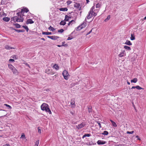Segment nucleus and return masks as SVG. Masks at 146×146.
<instances>
[{
    "label": "nucleus",
    "mask_w": 146,
    "mask_h": 146,
    "mask_svg": "<svg viewBox=\"0 0 146 146\" xmlns=\"http://www.w3.org/2000/svg\"><path fill=\"white\" fill-rule=\"evenodd\" d=\"M99 10L97 9H95V7L93 6L90 9L88 15L86 17L88 19H89L91 18L93 16L95 17L96 16L98 13V12Z\"/></svg>",
    "instance_id": "1"
},
{
    "label": "nucleus",
    "mask_w": 146,
    "mask_h": 146,
    "mask_svg": "<svg viewBox=\"0 0 146 146\" xmlns=\"http://www.w3.org/2000/svg\"><path fill=\"white\" fill-rule=\"evenodd\" d=\"M17 16H15L11 18L12 21H13L14 22H22L24 21V16L22 15V13L18 12L17 13Z\"/></svg>",
    "instance_id": "2"
},
{
    "label": "nucleus",
    "mask_w": 146,
    "mask_h": 146,
    "mask_svg": "<svg viewBox=\"0 0 146 146\" xmlns=\"http://www.w3.org/2000/svg\"><path fill=\"white\" fill-rule=\"evenodd\" d=\"M41 109L43 111H44L48 113L49 114L52 113L51 111L49 108V105L45 103H43L40 106Z\"/></svg>",
    "instance_id": "3"
},
{
    "label": "nucleus",
    "mask_w": 146,
    "mask_h": 146,
    "mask_svg": "<svg viewBox=\"0 0 146 146\" xmlns=\"http://www.w3.org/2000/svg\"><path fill=\"white\" fill-rule=\"evenodd\" d=\"M62 74L64 78L66 80H68L70 77V75L68 71L66 70H64L63 71Z\"/></svg>",
    "instance_id": "4"
},
{
    "label": "nucleus",
    "mask_w": 146,
    "mask_h": 146,
    "mask_svg": "<svg viewBox=\"0 0 146 146\" xmlns=\"http://www.w3.org/2000/svg\"><path fill=\"white\" fill-rule=\"evenodd\" d=\"M87 24L86 22H84L81 25L78 26L76 29V30L79 31L80 30L83 28L85 27L87 25Z\"/></svg>",
    "instance_id": "5"
},
{
    "label": "nucleus",
    "mask_w": 146,
    "mask_h": 146,
    "mask_svg": "<svg viewBox=\"0 0 146 146\" xmlns=\"http://www.w3.org/2000/svg\"><path fill=\"white\" fill-rule=\"evenodd\" d=\"M45 73L50 75H53L54 74V72L52 69L49 68L45 70Z\"/></svg>",
    "instance_id": "6"
},
{
    "label": "nucleus",
    "mask_w": 146,
    "mask_h": 146,
    "mask_svg": "<svg viewBox=\"0 0 146 146\" xmlns=\"http://www.w3.org/2000/svg\"><path fill=\"white\" fill-rule=\"evenodd\" d=\"M126 55V54L125 53V51L124 50H122L118 54V56L119 57H122L125 56Z\"/></svg>",
    "instance_id": "7"
},
{
    "label": "nucleus",
    "mask_w": 146,
    "mask_h": 146,
    "mask_svg": "<svg viewBox=\"0 0 146 146\" xmlns=\"http://www.w3.org/2000/svg\"><path fill=\"white\" fill-rule=\"evenodd\" d=\"M85 125V123L84 122H83L80 124L78 125H76V127L78 129H80L83 128Z\"/></svg>",
    "instance_id": "8"
},
{
    "label": "nucleus",
    "mask_w": 146,
    "mask_h": 146,
    "mask_svg": "<svg viewBox=\"0 0 146 146\" xmlns=\"http://www.w3.org/2000/svg\"><path fill=\"white\" fill-rule=\"evenodd\" d=\"M29 11V9L27 8H23L22 9L21 11L20 12H19L22 13V15L24 16V13H27Z\"/></svg>",
    "instance_id": "9"
},
{
    "label": "nucleus",
    "mask_w": 146,
    "mask_h": 146,
    "mask_svg": "<svg viewBox=\"0 0 146 146\" xmlns=\"http://www.w3.org/2000/svg\"><path fill=\"white\" fill-rule=\"evenodd\" d=\"M47 37L53 40H56L59 38V37L55 36H47Z\"/></svg>",
    "instance_id": "10"
},
{
    "label": "nucleus",
    "mask_w": 146,
    "mask_h": 146,
    "mask_svg": "<svg viewBox=\"0 0 146 146\" xmlns=\"http://www.w3.org/2000/svg\"><path fill=\"white\" fill-rule=\"evenodd\" d=\"M34 22L31 19H27L26 22V24L28 25L29 24H32L34 23Z\"/></svg>",
    "instance_id": "11"
},
{
    "label": "nucleus",
    "mask_w": 146,
    "mask_h": 146,
    "mask_svg": "<svg viewBox=\"0 0 146 146\" xmlns=\"http://www.w3.org/2000/svg\"><path fill=\"white\" fill-rule=\"evenodd\" d=\"M80 5V4L79 3H75L74 5V6L76 8H77L78 9L79 8V10H80V9L81 8Z\"/></svg>",
    "instance_id": "12"
},
{
    "label": "nucleus",
    "mask_w": 146,
    "mask_h": 146,
    "mask_svg": "<svg viewBox=\"0 0 146 146\" xmlns=\"http://www.w3.org/2000/svg\"><path fill=\"white\" fill-rule=\"evenodd\" d=\"M106 142L105 141H102L99 140L97 142V143L98 145H103L106 143Z\"/></svg>",
    "instance_id": "13"
},
{
    "label": "nucleus",
    "mask_w": 146,
    "mask_h": 146,
    "mask_svg": "<svg viewBox=\"0 0 146 146\" xmlns=\"http://www.w3.org/2000/svg\"><path fill=\"white\" fill-rule=\"evenodd\" d=\"M124 44L129 46H131L132 45V43L130 41L128 40H127Z\"/></svg>",
    "instance_id": "14"
},
{
    "label": "nucleus",
    "mask_w": 146,
    "mask_h": 146,
    "mask_svg": "<svg viewBox=\"0 0 146 146\" xmlns=\"http://www.w3.org/2000/svg\"><path fill=\"white\" fill-rule=\"evenodd\" d=\"M12 71L14 74H18L19 73L18 71L15 68L12 70Z\"/></svg>",
    "instance_id": "15"
},
{
    "label": "nucleus",
    "mask_w": 146,
    "mask_h": 146,
    "mask_svg": "<svg viewBox=\"0 0 146 146\" xmlns=\"http://www.w3.org/2000/svg\"><path fill=\"white\" fill-rule=\"evenodd\" d=\"M3 20L5 22H8L10 20V19L9 17H5L3 18Z\"/></svg>",
    "instance_id": "16"
},
{
    "label": "nucleus",
    "mask_w": 146,
    "mask_h": 146,
    "mask_svg": "<svg viewBox=\"0 0 146 146\" xmlns=\"http://www.w3.org/2000/svg\"><path fill=\"white\" fill-rule=\"evenodd\" d=\"M75 99L74 98H72L71 100L70 104L72 105H73L74 106V107L75 106Z\"/></svg>",
    "instance_id": "17"
},
{
    "label": "nucleus",
    "mask_w": 146,
    "mask_h": 146,
    "mask_svg": "<svg viewBox=\"0 0 146 146\" xmlns=\"http://www.w3.org/2000/svg\"><path fill=\"white\" fill-rule=\"evenodd\" d=\"M124 48L125 50H129V51H130L131 50V49L130 47L126 45L124 46Z\"/></svg>",
    "instance_id": "18"
},
{
    "label": "nucleus",
    "mask_w": 146,
    "mask_h": 146,
    "mask_svg": "<svg viewBox=\"0 0 146 146\" xmlns=\"http://www.w3.org/2000/svg\"><path fill=\"white\" fill-rule=\"evenodd\" d=\"M5 48L7 50H10L11 49H15L14 48L10 47L8 45H6L5 46Z\"/></svg>",
    "instance_id": "19"
},
{
    "label": "nucleus",
    "mask_w": 146,
    "mask_h": 146,
    "mask_svg": "<svg viewBox=\"0 0 146 146\" xmlns=\"http://www.w3.org/2000/svg\"><path fill=\"white\" fill-rule=\"evenodd\" d=\"M66 24V21L64 20L61 21L60 23V25H64Z\"/></svg>",
    "instance_id": "20"
},
{
    "label": "nucleus",
    "mask_w": 146,
    "mask_h": 146,
    "mask_svg": "<svg viewBox=\"0 0 146 146\" xmlns=\"http://www.w3.org/2000/svg\"><path fill=\"white\" fill-rule=\"evenodd\" d=\"M8 66L9 68L12 70L15 68V67L11 64H8Z\"/></svg>",
    "instance_id": "21"
},
{
    "label": "nucleus",
    "mask_w": 146,
    "mask_h": 146,
    "mask_svg": "<svg viewBox=\"0 0 146 146\" xmlns=\"http://www.w3.org/2000/svg\"><path fill=\"white\" fill-rule=\"evenodd\" d=\"M60 10L61 11H67L68 9L66 7L62 8L60 9Z\"/></svg>",
    "instance_id": "22"
},
{
    "label": "nucleus",
    "mask_w": 146,
    "mask_h": 146,
    "mask_svg": "<svg viewBox=\"0 0 146 146\" xmlns=\"http://www.w3.org/2000/svg\"><path fill=\"white\" fill-rule=\"evenodd\" d=\"M53 68L56 70H58L59 69V66L57 64H54L53 66Z\"/></svg>",
    "instance_id": "23"
},
{
    "label": "nucleus",
    "mask_w": 146,
    "mask_h": 146,
    "mask_svg": "<svg viewBox=\"0 0 146 146\" xmlns=\"http://www.w3.org/2000/svg\"><path fill=\"white\" fill-rule=\"evenodd\" d=\"M110 121L111 122V124L112 125L113 127H117V125H116V123H115V122H114L111 119H110Z\"/></svg>",
    "instance_id": "24"
},
{
    "label": "nucleus",
    "mask_w": 146,
    "mask_h": 146,
    "mask_svg": "<svg viewBox=\"0 0 146 146\" xmlns=\"http://www.w3.org/2000/svg\"><path fill=\"white\" fill-rule=\"evenodd\" d=\"M42 34L43 35H51L52 34V33L51 32H43L42 33Z\"/></svg>",
    "instance_id": "25"
},
{
    "label": "nucleus",
    "mask_w": 146,
    "mask_h": 146,
    "mask_svg": "<svg viewBox=\"0 0 146 146\" xmlns=\"http://www.w3.org/2000/svg\"><path fill=\"white\" fill-rule=\"evenodd\" d=\"M14 30L18 33L23 32L25 31V30L23 29L17 30V29H14Z\"/></svg>",
    "instance_id": "26"
},
{
    "label": "nucleus",
    "mask_w": 146,
    "mask_h": 146,
    "mask_svg": "<svg viewBox=\"0 0 146 146\" xmlns=\"http://www.w3.org/2000/svg\"><path fill=\"white\" fill-rule=\"evenodd\" d=\"M135 36L134 35L131 34V36L130 37V39L131 40H135Z\"/></svg>",
    "instance_id": "27"
},
{
    "label": "nucleus",
    "mask_w": 146,
    "mask_h": 146,
    "mask_svg": "<svg viewBox=\"0 0 146 146\" xmlns=\"http://www.w3.org/2000/svg\"><path fill=\"white\" fill-rule=\"evenodd\" d=\"M137 78H134L133 79L131 80V82L135 83L137 82Z\"/></svg>",
    "instance_id": "28"
},
{
    "label": "nucleus",
    "mask_w": 146,
    "mask_h": 146,
    "mask_svg": "<svg viewBox=\"0 0 146 146\" xmlns=\"http://www.w3.org/2000/svg\"><path fill=\"white\" fill-rule=\"evenodd\" d=\"M69 19V17L67 15H66L65 16V19L64 20L65 21H68Z\"/></svg>",
    "instance_id": "29"
},
{
    "label": "nucleus",
    "mask_w": 146,
    "mask_h": 146,
    "mask_svg": "<svg viewBox=\"0 0 146 146\" xmlns=\"http://www.w3.org/2000/svg\"><path fill=\"white\" fill-rule=\"evenodd\" d=\"M110 18V15H109L108 16L107 18L104 20L105 22L108 21Z\"/></svg>",
    "instance_id": "30"
},
{
    "label": "nucleus",
    "mask_w": 146,
    "mask_h": 146,
    "mask_svg": "<svg viewBox=\"0 0 146 146\" xmlns=\"http://www.w3.org/2000/svg\"><path fill=\"white\" fill-rule=\"evenodd\" d=\"M48 29L49 30L52 31L55 30V29L53 27H51V26H50L48 28Z\"/></svg>",
    "instance_id": "31"
},
{
    "label": "nucleus",
    "mask_w": 146,
    "mask_h": 146,
    "mask_svg": "<svg viewBox=\"0 0 146 146\" xmlns=\"http://www.w3.org/2000/svg\"><path fill=\"white\" fill-rule=\"evenodd\" d=\"M13 25L17 28H20L21 27L20 25L17 23L14 24Z\"/></svg>",
    "instance_id": "32"
},
{
    "label": "nucleus",
    "mask_w": 146,
    "mask_h": 146,
    "mask_svg": "<svg viewBox=\"0 0 146 146\" xmlns=\"http://www.w3.org/2000/svg\"><path fill=\"white\" fill-rule=\"evenodd\" d=\"M136 88L138 90H140L141 89H143V88L139 86H136Z\"/></svg>",
    "instance_id": "33"
},
{
    "label": "nucleus",
    "mask_w": 146,
    "mask_h": 146,
    "mask_svg": "<svg viewBox=\"0 0 146 146\" xmlns=\"http://www.w3.org/2000/svg\"><path fill=\"white\" fill-rule=\"evenodd\" d=\"M90 135H91L90 134H85L83 136L82 138H83L86 137H89L90 136Z\"/></svg>",
    "instance_id": "34"
},
{
    "label": "nucleus",
    "mask_w": 146,
    "mask_h": 146,
    "mask_svg": "<svg viewBox=\"0 0 146 146\" xmlns=\"http://www.w3.org/2000/svg\"><path fill=\"white\" fill-rule=\"evenodd\" d=\"M25 29L27 32H28L29 29L27 26H22Z\"/></svg>",
    "instance_id": "35"
},
{
    "label": "nucleus",
    "mask_w": 146,
    "mask_h": 146,
    "mask_svg": "<svg viewBox=\"0 0 146 146\" xmlns=\"http://www.w3.org/2000/svg\"><path fill=\"white\" fill-rule=\"evenodd\" d=\"M38 132L39 134H41V129L40 127H38Z\"/></svg>",
    "instance_id": "36"
},
{
    "label": "nucleus",
    "mask_w": 146,
    "mask_h": 146,
    "mask_svg": "<svg viewBox=\"0 0 146 146\" xmlns=\"http://www.w3.org/2000/svg\"><path fill=\"white\" fill-rule=\"evenodd\" d=\"M108 132L107 131H104V132L102 133V134L105 135H107L108 134Z\"/></svg>",
    "instance_id": "37"
},
{
    "label": "nucleus",
    "mask_w": 146,
    "mask_h": 146,
    "mask_svg": "<svg viewBox=\"0 0 146 146\" xmlns=\"http://www.w3.org/2000/svg\"><path fill=\"white\" fill-rule=\"evenodd\" d=\"M39 143V140H38L35 143V146H38Z\"/></svg>",
    "instance_id": "38"
},
{
    "label": "nucleus",
    "mask_w": 146,
    "mask_h": 146,
    "mask_svg": "<svg viewBox=\"0 0 146 146\" xmlns=\"http://www.w3.org/2000/svg\"><path fill=\"white\" fill-rule=\"evenodd\" d=\"M21 138H22V139H25V135H24V133H22V134L21 136Z\"/></svg>",
    "instance_id": "39"
},
{
    "label": "nucleus",
    "mask_w": 146,
    "mask_h": 146,
    "mask_svg": "<svg viewBox=\"0 0 146 146\" xmlns=\"http://www.w3.org/2000/svg\"><path fill=\"white\" fill-rule=\"evenodd\" d=\"M4 105L6 106L7 107L9 108V109H11L12 108V107L11 106L7 104H4Z\"/></svg>",
    "instance_id": "40"
},
{
    "label": "nucleus",
    "mask_w": 146,
    "mask_h": 146,
    "mask_svg": "<svg viewBox=\"0 0 146 146\" xmlns=\"http://www.w3.org/2000/svg\"><path fill=\"white\" fill-rule=\"evenodd\" d=\"M100 6V4L99 3H98L96 5V8H99Z\"/></svg>",
    "instance_id": "41"
},
{
    "label": "nucleus",
    "mask_w": 146,
    "mask_h": 146,
    "mask_svg": "<svg viewBox=\"0 0 146 146\" xmlns=\"http://www.w3.org/2000/svg\"><path fill=\"white\" fill-rule=\"evenodd\" d=\"M64 30L63 29H62L58 30V32L59 33H62L64 32Z\"/></svg>",
    "instance_id": "42"
},
{
    "label": "nucleus",
    "mask_w": 146,
    "mask_h": 146,
    "mask_svg": "<svg viewBox=\"0 0 146 146\" xmlns=\"http://www.w3.org/2000/svg\"><path fill=\"white\" fill-rule=\"evenodd\" d=\"M133 133H134V131H128L127 132V133L130 134H132Z\"/></svg>",
    "instance_id": "43"
},
{
    "label": "nucleus",
    "mask_w": 146,
    "mask_h": 146,
    "mask_svg": "<svg viewBox=\"0 0 146 146\" xmlns=\"http://www.w3.org/2000/svg\"><path fill=\"white\" fill-rule=\"evenodd\" d=\"M72 3V2L70 1H68L67 2V3L68 5Z\"/></svg>",
    "instance_id": "44"
},
{
    "label": "nucleus",
    "mask_w": 146,
    "mask_h": 146,
    "mask_svg": "<svg viewBox=\"0 0 146 146\" xmlns=\"http://www.w3.org/2000/svg\"><path fill=\"white\" fill-rule=\"evenodd\" d=\"M70 23L71 24H72V23H75V21L74 20H71V21H70Z\"/></svg>",
    "instance_id": "45"
},
{
    "label": "nucleus",
    "mask_w": 146,
    "mask_h": 146,
    "mask_svg": "<svg viewBox=\"0 0 146 146\" xmlns=\"http://www.w3.org/2000/svg\"><path fill=\"white\" fill-rule=\"evenodd\" d=\"M98 123V125H99V127H100V128L102 127H101V124L100 123V122H99L98 121L97 122Z\"/></svg>",
    "instance_id": "46"
},
{
    "label": "nucleus",
    "mask_w": 146,
    "mask_h": 146,
    "mask_svg": "<svg viewBox=\"0 0 146 146\" xmlns=\"http://www.w3.org/2000/svg\"><path fill=\"white\" fill-rule=\"evenodd\" d=\"M9 62H11H11H14L15 61V60L14 59H10L9 60Z\"/></svg>",
    "instance_id": "47"
},
{
    "label": "nucleus",
    "mask_w": 146,
    "mask_h": 146,
    "mask_svg": "<svg viewBox=\"0 0 146 146\" xmlns=\"http://www.w3.org/2000/svg\"><path fill=\"white\" fill-rule=\"evenodd\" d=\"M88 111L89 113L91 112H92V109L91 108H88Z\"/></svg>",
    "instance_id": "48"
},
{
    "label": "nucleus",
    "mask_w": 146,
    "mask_h": 146,
    "mask_svg": "<svg viewBox=\"0 0 146 146\" xmlns=\"http://www.w3.org/2000/svg\"><path fill=\"white\" fill-rule=\"evenodd\" d=\"M72 38H71L70 37H68L67 39V40H71L72 39Z\"/></svg>",
    "instance_id": "49"
},
{
    "label": "nucleus",
    "mask_w": 146,
    "mask_h": 146,
    "mask_svg": "<svg viewBox=\"0 0 146 146\" xmlns=\"http://www.w3.org/2000/svg\"><path fill=\"white\" fill-rule=\"evenodd\" d=\"M25 65H26V66H28L29 68H31L30 66L28 63H25Z\"/></svg>",
    "instance_id": "50"
},
{
    "label": "nucleus",
    "mask_w": 146,
    "mask_h": 146,
    "mask_svg": "<svg viewBox=\"0 0 146 146\" xmlns=\"http://www.w3.org/2000/svg\"><path fill=\"white\" fill-rule=\"evenodd\" d=\"M92 31V30H91L88 33L86 34V35H88L89 34L91 33Z\"/></svg>",
    "instance_id": "51"
},
{
    "label": "nucleus",
    "mask_w": 146,
    "mask_h": 146,
    "mask_svg": "<svg viewBox=\"0 0 146 146\" xmlns=\"http://www.w3.org/2000/svg\"><path fill=\"white\" fill-rule=\"evenodd\" d=\"M62 45H63V46H66V47L68 46V44H62Z\"/></svg>",
    "instance_id": "52"
},
{
    "label": "nucleus",
    "mask_w": 146,
    "mask_h": 146,
    "mask_svg": "<svg viewBox=\"0 0 146 146\" xmlns=\"http://www.w3.org/2000/svg\"><path fill=\"white\" fill-rule=\"evenodd\" d=\"M3 146H10V145L9 144H6L3 145Z\"/></svg>",
    "instance_id": "53"
},
{
    "label": "nucleus",
    "mask_w": 146,
    "mask_h": 146,
    "mask_svg": "<svg viewBox=\"0 0 146 146\" xmlns=\"http://www.w3.org/2000/svg\"><path fill=\"white\" fill-rule=\"evenodd\" d=\"M136 137L137 138V139H138V140H140V139L139 138V136H138V135H136Z\"/></svg>",
    "instance_id": "54"
},
{
    "label": "nucleus",
    "mask_w": 146,
    "mask_h": 146,
    "mask_svg": "<svg viewBox=\"0 0 146 146\" xmlns=\"http://www.w3.org/2000/svg\"><path fill=\"white\" fill-rule=\"evenodd\" d=\"M57 46L58 47H61L63 46V45H62V44L61 45H57Z\"/></svg>",
    "instance_id": "55"
},
{
    "label": "nucleus",
    "mask_w": 146,
    "mask_h": 146,
    "mask_svg": "<svg viewBox=\"0 0 146 146\" xmlns=\"http://www.w3.org/2000/svg\"><path fill=\"white\" fill-rule=\"evenodd\" d=\"M127 83L128 84V85L130 84V83L129 82H128L127 80Z\"/></svg>",
    "instance_id": "56"
},
{
    "label": "nucleus",
    "mask_w": 146,
    "mask_h": 146,
    "mask_svg": "<svg viewBox=\"0 0 146 146\" xmlns=\"http://www.w3.org/2000/svg\"><path fill=\"white\" fill-rule=\"evenodd\" d=\"M146 16L143 19H142V21H143L144 20H146Z\"/></svg>",
    "instance_id": "57"
},
{
    "label": "nucleus",
    "mask_w": 146,
    "mask_h": 146,
    "mask_svg": "<svg viewBox=\"0 0 146 146\" xmlns=\"http://www.w3.org/2000/svg\"><path fill=\"white\" fill-rule=\"evenodd\" d=\"M136 86H132L131 88L132 89H135L136 88Z\"/></svg>",
    "instance_id": "58"
},
{
    "label": "nucleus",
    "mask_w": 146,
    "mask_h": 146,
    "mask_svg": "<svg viewBox=\"0 0 146 146\" xmlns=\"http://www.w3.org/2000/svg\"><path fill=\"white\" fill-rule=\"evenodd\" d=\"M72 25V24H71L70 23V22H69V23L68 24V25Z\"/></svg>",
    "instance_id": "59"
},
{
    "label": "nucleus",
    "mask_w": 146,
    "mask_h": 146,
    "mask_svg": "<svg viewBox=\"0 0 146 146\" xmlns=\"http://www.w3.org/2000/svg\"><path fill=\"white\" fill-rule=\"evenodd\" d=\"M41 39L42 40H44V41L45 40V39L44 38H41Z\"/></svg>",
    "instance_id": "60"
},
{
    "label": "nucleus",
    "mask_w": 146,
    "mask_h": 146,
    "mask_svg": "<svg viewBox=\"0 0 146 146\" xmlns=\"http://www.w3.org/2000/svg\"><path fill=\"white\" fill-rule=\"evenodd\" d=\"M65 43V42L64 41L63 42H62V44H64Z\"/></svg>",
    "instance_id": "61"
},
{
    "label": "nucleus",
    "mask_w": 146,
    "mask_h": 146,
    "mask_svg": "<svg viewBox=\"0 0 146 146\" xmlns=\"http://www.w3.org/2000/svg\"><path fill=\"white\" fill-rule=\"evenodd\" d=\"M87 1V3H88L89 2V0H86Z\"/></svg>",
    "instance_id": "62"
},
{
    "label": "nucleus",
    "mask_w": 146,
    "mask_h": 146,
    "mask_svg": "<svg viewBox=\"0 0 146 146\" xmlns=\"http://www.w3.org/2000/svg\"><path fill=\"white\" fill-rule=\"evenodd\" d=\"M71 18V17H69V19H70Z\"/></svg>",
    "instance_id": "63"
},
{
    "label": "nucleus",
    "mask_w": 146,
    "mask_h": 146,
    "mask_svg": "<svg viewBox=\"0 0 146 146\" xmlns=\"http://www.w3.org/2000/svg\"><path fill=\"white\" fill-rule=\"evenodd\" d=\"M1 9L0 8V11H1Z\"/></svg>",
    "instance_id": "64"
}]
</instances>
